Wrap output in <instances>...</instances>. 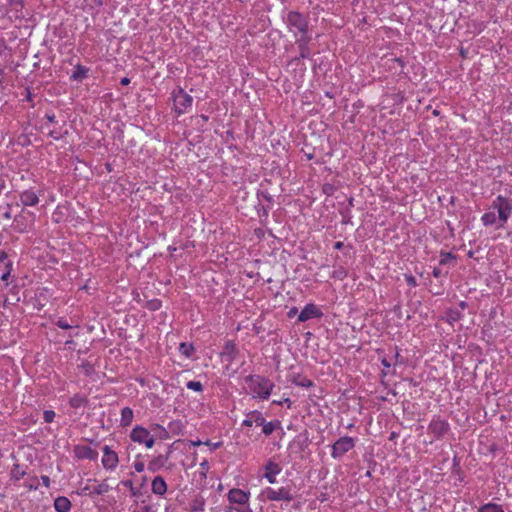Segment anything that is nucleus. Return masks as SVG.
Instances as JSON below:
<instances>
[{
    "label": "nucleus",
    "mask_w": 512,
    "mask_h": 512,
    "mask_svg": "<svg viewBox=\"0 0 512 512\" xmlns=\"http://www.w3.org/2000/svg\"><path fill=\"white\" fill-rule=\"evenodd\" d=\"M134 469L136 472L140 473L144 471V463L141 461H137L134 463Z\"/></svg>",
    "instance_id": "41"
},
{
    "label": "nucleus",
    "mask_w": 512,
    "mask_h": 512,
    "mask_svg": "<svg viewBox=\"0 0 512 512\" xmlns=\"http://www.w3.org/2000/svg\"><path fill=\"white\" fill-rule=\"evenodd\" d=\"M205 501L202 497L196 498L191 503V510L193 512H199L204 510Z\"/></svg>",
    "instance_id": "28"
},
{
    "label": "nucleus",
    "mask_w": 512,
    "mask_h": 512,
    "mask_svg": "<svg viewBox=\"0 0 512 512\" xmlns=\"http://www.w3.org/2000/svg\"><path fill=\"white\" fill-rule=\"evenodd\" d=\"M45 117H46V119H47L50 123H54V122H56V120H55V119H56V117H55V115H54V114H47Z\"/></svg>",
    "instance_id": "49"
},
{
    "label": "nucleus",
    "mask_w": 512,
    "mask_h": 512,
    "mask_svg": "<svg viewBox=\"0 0 512 512\" xmlns=\"http://www.w3.org/2000/svg\"><path fill=\"white\" fill-rule=\"evenodd\" d=\"M237 355L236 345L233 341H227L224 345L221 356L228 362H232L235 360Z\"/></svg>",
    "instance_id": "18"
},
{
    "label": "nucleus",
    "mask_w": 512,
    "mask_h": 512,
    "mask_svg": "<svg viewBox=\"0 0 512 512\" xmlns=\"http://www.w3.org/2000/svg\"><path fill=\"white\" fill-rule=\"evenodd\" d=\"M250 393L253 398L266 400L270 397L274 383L261 375H248L245 377Z\"/></svg>",
    "instance_id": "2"
},
{
    "label": "nucleus",
    "mask_w": 512,
    "mask_h": 512,
    "mask_svg": "<svg viewBox=\"0 0 512 512\" xmlns=\"http://www.w3.org/2000/svg\"><path fill=\"white\" fill-rule=\"evenodd\" d=\"M405 280H406L407 284L410 287H416L417 286V281H416V278L414 276L405 274Z\"/></svg>",
    "instance_id": "38"
},
{
    "label": "nucleus",
    "mask_w": 512,
    "mask_h": 512,
    "mask_svg": "<svg viewBox=\"0 0 512 512\" xmlns=\"http://www.w3.org/2000/svg\"><path fill=\"white\" fill-rule=\"evenodd\" d=\"M122 85H128L130 83V79L127 78V77H124L121 79V82H120Z\"/></svg>",
    "instance_id": "52"
},
{
    "label": "nucleus",
    "mask_w": 512,
    "mask_h": 512,
    "mask_svg": "<svg viewBox=\"0 0 512 512\" xmlns=\"http://www.w3.org/2000/svg\"><path fill=\"white\" fill-rule=\"evenodd\" d=\"M460 306H461V308H465V307L467 306V304H466V302L462 301V302L460 303Z\"/></svg>",
    "instance_id": "60"
},
{
    "label": "nucleus",
    "mask_w": 512,
    "mask_h": 512,
    "mask_svg": "<svg viewBox=\"0 0 512 512\" xmlns=\"http://www.w3.org/2000/svg\"><path fill=\"white\" fill-rule=\"evenodd\" d=\"M130 438L139 444H144L147 448H152L155 442L154 436L150 431L142 426H136L132 429Z\"/></svg>",
    "instance_id": "7"
},
{
    "label": "nucleus",
    "mask_w": 512,
    "mask_h": 512,
    "mask_svg": "<svg viewBox=\"0 0 512 512\" xmlns=\"http://www.w3.org/2000/svg\"><path fill=\"white\" fill-rule=\"evenodd\" d=\"M253 424H256L257 426L264 424V417L258 410L247 413L246 418L242 422V425L247 427H251Z\"/></svg>",
    "instance_id": "15"
},
{
    "label": "nucleus",
    "mask_w": 512,
    "mask_h": 512,
    "mask_svg": "<svg viewBox=\"0 0 512 512\" xmlns=\"http://www.w3.org/2000/svg\"><path fill=\"white\" fill-rule=\"evenodd\" d=\"M236 511V512H243V508H238V507H230L229 508V511Z\"/></svg>",
    "instance_id": "53"
},
{
    "label": "nucleus",
    "mask_w": 512,
    "mask_h": 512,
    "mask_svg": "<svg viewBox=\"0 0 512 512\" xmlns=\"http://www.w3.org/2000/svg\"><path fill=\"white\" fill-rule=\"evenodd\" d=\"M109 486L106 483H101L94 488V493L97 495H102L108 492Z\"/></svg>",
    "instance_id": "33"
},
{
    "label": "nucleus",
    "mask_w": 512,
    "mask_h": 512,
    "mask_svg": "<svg viewBox=\"0 0 512 512\" xmlns=\"http://www.w3.org/2000/svg\"><path fill=\"white\" fill-rule=\"evenodd\" d=\"M8 257L7 253L5 251H0V262H3Z\"/></svg>",
    "instance_id": "51"
},
{
    "label": "nucleus",
    "mask_w": 512,
    "mask_h": 512,
    "mask_svg": "<svg viewBox=\"0 0 512 512\" xmlns=\"http://www.w3.org/2000/svg\"><path fill=\"white\" fill-rule=\"evenodd\" d=\"M243 512H253V510L249 506H246L243 508Z\"/></svg>",
    "instance_id": "57"
},
{
    "label": "nucleus",
    "mask_w": 512,
    "mask_h": 512,
    "mask_svg": "<svg viewBox=\"0 0 512 512\" xmlns=\"http://www.w3.org/2000/svg\"><path fill=\"white\" fill-rule=\"evenodd\" d=\"M285 22L287 24L288 30L295 36V39L310 37L308 34V19L298 11H290L287 14Z\"/></svg>",
    "instance_id": "3"
},
{
    "label": "nucleus",
    "mask_w": 512,
    "mask_h": 512,
    "mask_svg": "<svg viewBox=\"0 0 512 512\" xmlns=\"http://www.w3.org/2000/svg\"><path fill=\"white\" fill-rule=\"evenodd\" d=\"M22 217L20 215L14 217V221L19 223Z\"/></svg>",
    "instance_id": "59"
},
{
    "label": "nucleus",
    "mask_w": 512,
    "mask_h": 512,
    "mask_svg": "<svg viewBox=\"0 0 512 512\" xmlns=\"http://www.w3.org/2000/svg\"><path fill=\"white\" fill-rule=\"evenodd\" d=\"M297 312H298L297 308L293 307L288 311L287 315L289 318H292L297 314Z\"/></svg>",
    "instance_id": "47"
},
{
    "label": "nucleus",
    "mask_w": 512,
    "mask_h": 512,
    "mask_svg": "<svg viewBox=\"0 0 512 512\" xmlns=\"http://www.w3.org/2000/svg\"><path fill=\"white\" fill-rule=\"evenodd\" d=\"M492 210L484 213L481 221L484 226L496 225L497 228H502L507 222L512 213V201L504 196H497L492 202Z\"/></svg>",
    "instance_id": "1"
},
{
    "label": "nucleus",
    "mask_w": 512,
    "mask_h": 512,
    "mask_svg": "<svg viewBox=\"0 0 512 512\" xmlns=\"http://www.w3.org/2000/svg\"><path fill=\"white\" fill-rule=\"evenodd\" d=\"M281 425V422L279 420H274L270 422H266L264 420V424H262V432L264 435L269 436L271 435L277 428H279Z\"/></svg>",
    "instance_id": "23"
},
{
    "label": "nucleus",
    "mask_w": 512,
    "mask_h": 512,
    "mask_svg": "<svg viewBox=\"0 0 512 512\" xmlns=\"http://www.w3.org/2000/svg\"><path fill=\"white\" fill-rule=\"evenodd\" d=\"M73 343H74V342H73V340H67V341L65 342V344H66V345H72Z\"/></svg>",
    "instance_id": "61"
},
{
    "label": "nucleus",
    "mask_w": 512,
    "mask_h": 512,
    "mask_svg": "<svg viewBox=\"0 0 512 512\" xmlns=\"http://www.w3.org/2000/svg\"><path fill=\"white\" fill-rule=\"evenodd\" d=\"M187 388L196 392H202L203 391V385L200 381H189L186 384Z\"/></svg>",
    "instance_id": "31"
},
{
    "label": "nucleus",
    "mask_w": 512,
    "mask_h": 512,
    "mask_svg": "<svg viewBox=\"0 0 512 512\" xmlns=\"http://www.w3.org/2000/svg\"><path fill=\"white\" fill-rule=\"evenodd\" d=\"M151 490L156 495H164L167 492V484L162 476H156L152 480Z\"/></svg>",
    "instance_id": "17"
},
{
    "label": "nucleus",
    "mask_w": 512,
    "mask_h": 512,
    "mask_svg": "<svg viewBox=\"0 0 512 512\" xmlns=\"http://www.w3.org/2000/svg\"><path fill=\"white\" fill-rule=\"evenodd\" d=\"M382 364H383L385 367H390V366H391V364H390V363H389L385 358L382 360Z\"/></svg>",
    "instance_id": "56"
},
{
    "label": "nucleus",
    "mask_w": 512,
    "mask_h": 512,
    "mask_svg": "<svg viewBox=\"0 0 512 512\" xmlns=\"http://www.w3.org/2000/svg\"><path fill=\"white\" fill-rule=\"evenodd\" d=\"M219 446H220V443H215V444H213V448H214V449H215V448H218Z\"/></svg>",
    "instance_id": "63"
},
{
    "label": "nucleus",
    "mask_w": 512,
    "mask_h": 512,
    "mask_svg": "<svg viewBox=\"0 0 512 512\" xmlns=\"http://www.w3.org/2000/svg\"><path fill=\"white\" fill-rule=\"evenodd\" d=\"M428 431L439 439L449 431V423L440 417L433 418L428 426Z\"/></svg>",
    "instance_id": "8"
},
{
    "label": "nucleus",
    "mask_w": 512,
    "mask_h": 512,
    "mask_svg": "<svg viewBox=\"0 0 512 512\" xmlns=\"http://www.w3.org/2000/svg\"><path fill=\"white\" fill-rule=\"evenodd\" d=\"M207 465H208L207 461H204V462L201 463L202 467H206Z\"/></svg>",
    "instance_id": "62"
},
{
    "label": "nucleus",
    "mask_w": 512,
    "mask_h": 512,
    "mask_svg": "<svg viewBox=\"0 0 512 512\" xmlns=\"http://www.w3.org/2000/svg\"><path fill=\"white\" fill-rule=\"evenodd\" d=\"M456 256L450 252H441L440 253V259H439V265H447L452 260H455Z\"/></svg>",
    "instance_id": "29"
},
{
    "label": "nucleus",
    "mask_w": 512,
    "mask_h": 512,
    "mask_svg": "<svg viewBox=\"0 0 512 512\" xmlns=\"http://www.w3.org/2000/svg\"><path fill=\"white\" fill-rule=\"evenodd\" d=\"M322 315V312L316 307V305L309 303L298 315V322H306L312 318H320Z\"/></svg>",
    "instance_id": "11"
},
{
    "label": "nucleus",
    "mask_w": 512,
    "mask_h": 512,
    "mask_svg": "<svg viewBox=\"0 0 512 512\" xmlns=\"http://www.w3.org/2000/svg\"><path fill=\"white\" fill-rule=\"evenodd\" d=\"M9 275H10V272H9V271H8V272H6V273H4V274L1 276V280H3V281L7 280V279H8V277H9Z\"/></svg>",
    "instance_id": "54"
},
{
    "label": "nucleus",
    "mask_w": 512,
    "mask_h": 512,
    "mask_svg": "<svg viewBox=\"0 0 512 512\" xmlns=\"http://www.w3.org/2000/svg\"><path fill=\"white\" fill-rule=\"evenodd\" d=\"M343 246H344L343 242L338 241V242H336V243L334 244V249H336V250H340V249H342V248H343Z\"/></svg>",
    "instance_id": "50"
},
{
    "label": "nucleus",
    "mask_w": 512,
    "mask_h": 512,
    "mask_svg": "<svg viewBox=\"0 0 512 512\" xmlns=\"http://www.w3.org/2000/svg\"><path fill=\"white\" fill-rule=\"evenodd\" d=\"M151 431L153 432V436H156L160 439H168L169 433L168 431L160 424H153L151 426Z\"/></svg>",
    "instance_id": "24"
},
{
    "label": "nucleus",
    "mask_w": 512,
    "mask_h": 512,
    "mask_svg": "<svg viewBox=\"0 0 512 512\" xmlns=\"http://www.w3.org/2000/svg\"><path fill=\"white\" fill-rule=\"evenodd\" d=\"M10 5L14 6V7H16V6L22 7L23 0H10Z\"/></svg>",
    "instance_id": "46"
},
{
    "label": "nucleus",
    "mask_w": 512,
    "mask_h": 512,
    "mask_svg": "<svg viewBox=\"0 0 512 512\" xmlns=\"http://www.w3.org/2000/svg\"><path fill=\"white\" fill-rule=\"evenodd\" d=\"M448 316L451 321H458L461 317V313L458 310H450Z\"/></svg>",
    "instance_id": "37"
},
{
    "label": "nucleus",
    "mask_w": 512,
    "mask_h": 512,
    "mask_svg": "<svg viewBox=\"0 0 512 512\" xmlns=\"http://www.w3.org/2000/svg\"><path fill=\"white\" fill-rule=\"evenodd\" d=\"M56 325L64 330L70 329L72 327L64 318H59L56 322Z\"/></svg>",
    "instance_id": "36"
},
{
    "label": "nucleus",
    "mask_w": 512,
    "mask_h": 512,
    "mask_svg": "<svg viewBox=\"0 0 512 512\" xmlns=\"http://www.w3.org/2000/svg\"><path fill=\"white\" fill-rule=\"evenodd\" d=\"M149 469H150V470H152V471L154 470V468H153V462H151V463L149 464Z\"/></svg>",
    "instance_id": "64"
},
{
    "label": "nucleus",
    "mask_w": 512,
    "mask_h": 512,
    "mask_svg": "<svg viewBox=\"0 0 512 512\" xmlns=\"http://www.w3.org/2000/svg\"><path fill=\"white\" fill-rule=\"evenodd\" d=\"M292 382L297 386H301V387H305V388H309V387L313 386V382L310 379H308L306 377H301L299 374L295 375L293 377Z\"/></svg>",
    "instance_id": "26"
},
{
    "label": "nucleus",
    "mask_w": 512,
    "mask_h": 512,
    "mask_svg": "<svg viewBox=\"0 0 512 512\" xmlns=\"http://www.w3.org/2000/svg\"><path fill=\"white\" fill-rule=\"evenodd\" d=\"M88 71H89L88 68L79 64L75 67L70 78L74 81H82L83 79H85L87 77Z\"/></svg>",
    "instance_id": "22"
},
{
    "label": "nucleus",
    "mask_w": 512,
    "mask_h": 512,
    "mask_svg": "<svg viewBox=\"0 0 512 512\" xmlns=\"http://www.w3.org/2000/svg\"><path fill=\"white\" fill-rule=\"evenodd\" d=\"M54 418H55V412L53 410H45L43 412V419L46 423L53 422Z\"/></svg>",
    "instance_id": "34"
},
{
    "label": "nucleus",
    "mask_w": 512,
    "mask_h": 512,
    "mask_svg": "<svg viewBox=\"0 0 512 512\" xmlns=\"http://www.w3.org/2000/svg\"><path fill=\"white\" fill-rule=\"evenodd\" d=\"M264 493L269 501L290 502L294 499L292 490L289 487H280L278 489L268 487L265 489Z\"/></svg>",
    "instance_id": "6"
},
{
    "label": "nucleus",
    "mask_w": 512,
    "mask_h": 512,
    "mask_svg": "<svg viewBox=\"0 0 512 512\" xmlns=\"http://www.w3.org/2000/svg\"><path fill=\"white\" fill-rule=\"evenodd\" d=\"M10 474L12 480L19 481L25 476L26 472L21 469L19 464H14Z\"/></svg>",
    "instance_id": "27"
},
{
    "label": "nucleus",
    "mask_w": 512,
    "mask_h": 512,
    "mask_svg": "<svg viewBox=\"0 0 512 512\" xmlns=\"http://www.w3.org/2000/svg\"><path fill=\"white\" fill-rule=\"evenodd\" d=\"M74 454L79 459L95 460L98 457L97 451L85 445H76L74 447Z\"/></svg>",
    "instance_id": "14"
},
{
    "label": "nucleus",
    "mask_w": 512,
    "mask_h": 512,
    "mask_svg": "<svg viewBox=\"0 0 512 512\" xmlns=\"http://www.w3.org/2000/svg\"><path fill=\"white\" fill-rule=\"evenodd\" d=\"M179 351L189 357L191 356V352L193 351V346L190 345V344H186V343H181L180 346H179Z\"/></svg>",
    "instance_id": "32"
},
{
    "label": "nucleus",
    "mask_w": 512,
    "mask_h": 512,
    "mask_svg": "<svg viewBox=\"0 0 512 512\" xmlns=\"http://www.w3.org/2000/svg\"><path fill=\"white\" fill-rule=\"evenodd\" d=\"M262 209H263V214H264L265 216H268V213H269L270 207H265V206H263V207H262Z\"/></svg>",
    "instance_id": "55"
},
{
    "label": "nucleus",
    "mask_w": 512,
    "mask_h": 512,
    "mask_svg": "<svg viewBox=\"0 0 512 512\" xmlns=\"http://www.w3.org/2000/svg\"><path fill=\"white\" fill-rule=\"evenodd\" d=\"M258 197H262L268 202H272V196L267 191H260Z\"/></svg>",
    "instance_id": "39"
},
{
    "label": "nucleus",
    "mask_w": 512,
    "mask_h": 512,
    "mask_svg": "<svg viewBox=\"0 0 512 512\" xmlns=\"http://www.w3.org/2000/svg\"><path fill=\"white\" fill-rule=\"evenodd\" d=\"M227 498L230 503L238 504V505H245L248 503L250 498V493L245 492L238 488H233L229 490L227 494Z\"/></svg>",
    "instance_id": "10"
},
{
    "label": "nucleus",
    "mask_w": 512,
    "mask_h": 512,
    "mask_svg": "<svg viewBox=\"0 0 512 512\" xmlns=\"http://www.w3.org/2000/svg\"><path fill=\"white\" fill-rule=\"evenodd\" d=\"M39 192L34 189H26L20 193V201L24 206H35L39 203Z\"/></svg>",
    "instance_id": "12"
},
{
    "label": "nucleus",
    "mask_w": 512,
    "mask_h": 512,
    "mask_svg": "<svg viewBox=\"0 0 512 512\" xmlns=\"http://www.w3.org/2000/svg\"><path fill=\"white\" fill-rule=\"evenodd\" d=\"M69 404L72 408L77 409L86 406L88 404V398L82 394H75L70 398Z\"/></svg>",
    "instance_id": "20"
},
{
    "label": "nucleus",
    "mask_w": 512,
    "mask_h": 512,
    "mask_svg": "<svg viewBox=\"0 0 512 512\" xmlns=\"http://www.w3.org/2000/svg\"><path fill=\"white\" fill-rule=\"evenodd\" d=\"M30 489H37L38 488V483H37V478H34L33 479V482H31L30 484L27 485Z\"/></svg>",
    "instance_id": "48"
},
{
    "label": "nucleus",
    "mask_w": 512,
    "mask_h": 512,
    "mask_svg": "<svg viewBox=\"0 0 512 512\" xmlns=\"http://www.w3.org/2000/svg\"><path fill=\"white\" fill-rule=\"evenodd\" d=\"M356 440L350 436L340 437L333 445L331 457L334 459L342 458L346 453L355 447Z\"/></svg>",
    "instance_id": "5"
},
{
    "label": "nucleus",
    "mask_w": 512,
    "mask_h": 512,
    "mask_svg": "<svg viewBox=\"0 0 512 512\" xmlns=\"http://www.w3.org/2000/svg\"><path fill=\"white\" fill-rule=\"evenodd\" d=\"M284 403L287 404L288 407L291 406V400L289 398L280 399L279 401L278 400L273 401V404H276V405H282Z\"/></svg>",
    "instance_id": "40"
},
{
    "label": "nucleus",
    "mask_w": 512,
    "mask_h": 512,
    "mask_svg": "<svg viewBox=\"0 0 512 512\" xmlns=\"http://www.w3.org/2000/svg\"><path fill=\"white\" fill-rule=\"evenodd\" d=\"M323 191H324V193H326V194L330 195V194H332V192H333V186H332V185H330V184H326V185H324V187H323Z\"/></svg>",
    "instance_id": "44"
},
{
    "label": "nucleus",
    "mask_w": 512,
    "mask_h": 512,
    "mask_svg": "<svg viewBox=\"0 0 512 512\" xmlns=\"http://www.w3.org/2000/svg\"><path fill=\"white\" fill-rule=\"evenodd\" d=\"M54 507L57 512H69L71 509V502L67 497L58 496L54 500Z\"/></svg>",
    "instance_id": "19"
},
{
    "label": "nucleus",
    "mask_w": 512,
    "mask_h": 512,
    "mask_svg": "<svg viewBox=\"0 0 512 512\" xmlns=\"http://www.w3.org/2000/svg\"><path fill=\"white\" fill-rule=\"evenodd\" d=\"M102 465L107 470H114L119 462L118 455L109 446L103 447Z\"/></svg>",
    "instance_id": "9"
},
{
    "label": "nucleus",
    "mask_w": 512,
    "mask_h": 512,
    "mask_svg": "<svg viewBox=\"0 0 512 512\" xmlns=\"http://www.w3.org/2000/svg\"><path fill=\"white\" fill-rule=\"evenodd\" d=\"M174 110L178 115L184 114L192 106L193 98L181 87H177L172 92Z\"/></svg>",
    "instance_id": "4"
},
{
    "label": "nucleus",
    "mask_w": 512,
    "mask_h": 512,
    "mask_svg": "<svg viewBox=\"0 0 512 512\" xmlns=\"http://www.w3.org/2000/svg\"><path fill=\"white\" fill-rule=\"evenodd\" d=\"M432 274H433V276H434L435 278H439V277H441V276L443 275V272H442V270H441L440 268L435 267V268L433 269Z\"/></svg>",
    "instance_id": "42"
},
{
    "label": "nucleus",
    "mask_w": 512,
    "mask_h": 512,
    "mask_svg": "<svg viewBox=\"0 0 512 512\" xmlns=\"http://www.w3.org/2000/svg\"><path fill=\"white\" fill-rule=\"evenodd\" d=\"M479 512H505L501 505L487 503L479 508Z\"/></svg>",
    "instance_id": "25"
},
{
    "label": "nucleus",
    "mask_w": 512,
    "mask_h": 512,
    "mask_svg": "<svg viewBox=\"0 0 512 512\" xmlns=\"http://www.w3.org/2000/svg\"><path fill=\"white\" fill-rule=\"evenodd\" d=\"M311 41V37H305V38H296V44L299 48V58L306 59L310 57V48L309 43Z\"/></svg>",
    "instance_id": "16"
},
{
    "label": "nucleus",
    "mask_w": 512,
    "mask_h": 512,
    "mask_svg": "<svg viewBox=\"0 0 512 512\" xmlns=\"http://www.w3.org/2000/svg\"><path fill=\"white\" fill-rule=\"evenodd\" d=\"M124 484L126 486H129L131 488V490H133L132 482L130 480L126 481Z\"/></svg>",
    "instance_id": "58"
},
{
    "label": "nucleus",
    "mask_w": 512,
    "mask_h": 512,
    "mask_svg": "<svg viewBox=\"0 0 512 512\" xmlns=\"http://www.w3.org/2000/svg\"><path fill=\"white\" fill-rule=\"evenodd\" d=\"M12 204L7 203L4 207V211L2 212V218L5 220H10L12 218L11 214Z\"/></svg>",
    "instance_id": "35"
},
{
    "label": "nucleus",
    "mask_w": 512,
    "mask_h": 512,
    "mask_svg": "<svg viewBox=\"0 0 512 512\" xmlns=\"http://www.w3.org/2000/svg\"><path fill=\"white\" fill-rule=\"evenodd\" d=\"M41 481L43 485L46 486L47 488L50 486V478L47 475H42Z\"/></svg>",
    "instance_id": "43"
},
{
    "label": "nucleus",
    "mask_w": 512,
    "mask_h": 512,
    "mask_svg": "<svg viewBox=\"0 0 512 512\" xmlns=\"http://www.w3.org/2000/svg\"><path fill=\"white\" fill-rule=\"evenodd\" d=\"M133 417H134L133 410L129 407H124L121 410V420H120L121 426H123V427L129 426L133 421Z\"/></svg>",
    "instance_id": "21"
},
{
    "label": "nucleus",
    "mask_w": 512,
    "mask_h": 512,
    "mask_svg": "<svg viewBox=\"0 0 512 512\" xmlns=\"http://www.w3.org/2000/svg\"><path fill=\"white\" fill-rule=\"evenodd\" d=\"M265 474L264 477L270 484L276 483V476L281 472V467L278 463L268 460L264 466Z\"/></svg>",
    "instance_id": "13"
},
{
    "label": "nucleus",
    "mask_w": 512,
    "mask_h": 512,
    "mask_svg": "<svg viewBox=\"0 0 512 512\" xmlns=\"http://www.w3.org/2000/svg\"><path fill=\"white\" fill-rule=\"evenodd\" d=\"M68 134V131L67 130H63L62 128H59V129H53V130H50L49 131V136L51 138H53L54 140H60L62 139L65 135Z\"/></svg>",
    "instance_id": "30"
},
{
    "label": "nucleus",
    "mask_w": 512,
    "mask_h": 512,
    "mask_svg": "<svg viewBox=\"0 0 512 512\" xmlns=\"http://www.w3.org/2000/svg\"><path fill=\"white\" fill-rule=\"evenodd\" d=\"M141 512H156L155 509L153 508V506L151 505H144L142 508H141Z\"/></svg>",
    "instance_id": "45"
}]
</instances>
